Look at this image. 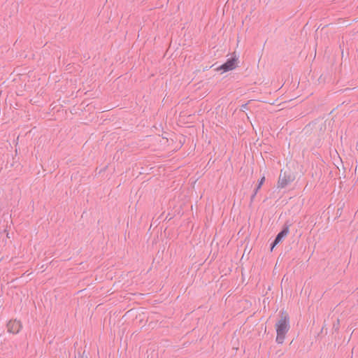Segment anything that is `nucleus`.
I'll return each mask as SVG.
<instances>
[{
	"mask_svg": "<svg viewBox=\"0 0 358 358\" xmlns=\"http://www.w3.org/2000/svg\"><path fill=\"white\" fill-rule=\"evenodd\" d=\"M276 342L282 344L285 338V335L289 329V317L286 313H282L280 319L275 324Z\"/></svg>",
	"mask_w": 358,
	"mask_h": 358,
	"instance_id": "obj_1",
	"label": "nucleus"
},
{
	"mask_svg": "<svg viewBox=\"0 0 358 358\" xmlns=\"http://www.w3.org/2000/svg\"><path fill=\"white\" fill-rule=\"evenodd\" d=\"M238 59L236 56L227 60L222 65L217 68V71H222L223 73L232 71L238 66Z\"/></svg>",
	"mask_w": 358,
	"mask_h": 358,
	"instance_id": "obj_2",
	"label": "nucleus"
},
{
	"mask_svg": "<svg viewBox=\"0 0 358 358\" xmlns=\"http://www.w3.org/2000/svg\"><path fill=\"white\" fill-rule=\"evenodd\" d=\"M7 327L9 332L17 334L22 327V324L20 320L10 321L7 324Z\"/></svg>",
	"mask_w": 358,
	"mask_h": 358,
	"instance_id": "obj_3",
	"label": "nucleus"
},
{
	"mask_svg": "<svg viewBox=\"0 0 358 358\" xmlns=\"http://www.w3.org/2000/svg\"><path fill=\"white\" fill-rule=\"evenodd\" d=\"M289 233V229L288 227H286L285 229H284L282 231H280L276 236L274 242H273V244L271 247V250L274 248V247L278 244L281 241L282 239L285 237Z\"/></svg>",
	"mask_w": 358,
	"mask_h": 358,
	"instance_id": "obj_4",
	"label": "nucleus"
},
{
	"mask_svg": "<svg viewBox=\"0 0 358 358\" xmlns=\"http://www.w3.org/2000/svg\"><path fill=\"white\" fill-rule=\"evenodd\" d=\"M289 180L285 175V176L280 175L278 178V187L283 188L289 183Z\"/></svg>",
	"mask_w": 358,
	"mask_h": 358,
	"instance_id": "obj_5",
	"label": "nucleus"
},
{
	"mask_svg": "<svg viewBox=\"0 0 358 358\" xmlns=\"http://www.w3.org/2000/svg\"><path fill=\"white\" fill-rule=\"evenodd\" d=\"M264 181H265V177H264V176H263V177L261 178V180H259V185H258V186H257V189H256V191H255V194H257V191L261 188V187H262V185L264 184Z\"/></svg>",
	"mask_w": 358,
	"mask_h": 358,
	"instance_id": "obj_6",
	"label": "nucleus"
},
{
	"mask_svg": "<svg viewBox=\"0 0 358 358\" xmlns=\"http://www.w3.org/2000/svg\"><path fill=\"white\" fill-rule=\"evenodd\" d=\"M6 234V236H7L8 238H9V236H8V233L7 232V230H6V229H4L3 230V231H0V236H3V234Z\"/></svg>",
	"mask_w": 358,
	"mask_h": 358,
	"instance_id": "obj_7",
	"label": "nucleus"
},
{
	"mask_svg": "<svg viewBox=\"0 0 358 358\" xmlns=\"http://www.w3.org/2000/svg\"><path fill=\"white\" fill-rule=\"evenodd\" d=\"M243 108H246V105L243 106Z\"/></svg>",
	"mask_w": 358,
	"mask_h": 358,
	"instance_id": "obj_8",
	"label": "nucleus"
}]
</instances>
